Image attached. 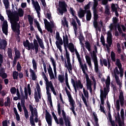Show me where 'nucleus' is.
<instances>
[{"instance_id": "bb28decb", "label": "nucleus", "mask_w": 126, "mask_h": 126, "mask_svg": "<svg viewBox=\"0 0 126 126\" xmlns=\"http://www.w3.org/2000/svg\"><path fill=\"white\" fill-rule=\"evenodd\" d=\"M75 54H76L77 58L78 59V61L79 63L80 66V67H81L82 66V65H83V64H82V62L81 61V58H80V55H79V53L77 51V50L75 49Z\"/></svg>"}, {"instance_id": "c9c22d12", "label": "nucleus", "mask_w": 126, "mask_h": 126, "mask_svg": "<svg viewBox=\"0 0 126 126\" xmlns=\"http://www.w3.org/2000/svg\"><path fill=\"white\" fill-rule=\"evenodd\" d=\"M36 90L37 91L38 98L39 99H41V88H40V85H39V83L36 84Z\"/></svg>"}, {"instance_id": "49530a36", "label": "nucleus", "mask_w": 126, "mask_h": 126, "mask_svg": "<svg viewBox=\"0 0 126 126\" xmlns=\"http://www.w3.org/2000/svg\"><path fill=\"white\" fill-rule=\"evenodd\" d=\"M109 29H110V31H113V30H117V25L113 23L110 24Z\"/></svg>"}, {"instance_id": "cd10ccee", "label": "nucleus", "mask_w": 126, "mask_h": 126, "mask_svg": "<svg viewBox=\"0 0 126 126\" xmlns=\"http://www.w3.org/2000/svg\"><path fill=\"white\" fill-rule=\"evenodd\" d=\"M3 44L0 43V50H5L7 47V41L6 40H3Z\"/></svg>"}, {"instance_id": "69168bd1", "label": "nucleus", "mask_w": 126, "mask_h": 126, "mask_svg": "<svg viewBox=\"0 0 126 126\" xmlns=\"http://www.w3.org/2000/svg\"><path fill=\"white\" fill-rule=\"evenodd\" d=\"M32 66L34 69H37V63H36V61L35 59H32Z\"/></svg>"}, {"instance_id": "4d7b16f0", "label": "nucleus", "mask_w": 126, "mask_h": 126, "mask_svg": "<svg viewBox=\"0 0 126 126\" xmlns=\"http://www.w3.org/2000/svg\"><path fill=\"white\" fill-rule=\"evenodd\" d=\"M58 80L60 81L61 83H63L64 81V77L63 75H59L58 76Z\"/></svg>"}, {"instance_id": "680f3d73", "label": "nucleus", "mask_w": 126, "mask_h": 126, "mask_svg": "<svg viewBox=\"0 0 126 126\" xmlns=\"http://www.w3.org/2000/svg\"><path fill=\"white\" fill-rule=\"evenodd\" d=\"M46 87H50V89L54 88V86L53 85V83H52V81L48 82L46 83Z\"/></svg>"}, {"instance_id": "20e7f679", "label": "nucleus", "mask_w": 126, "mask_h": 126, "mask_svg": "<svg viewBox=\"0 0 126 126\" xmlns=\"http://www.w3.org/2000/svg\"><path fill=\"white\" fill-rule=\"evenodd\" d=\"M120 104L122 107L124 106L125 103V97H124V94L123 93H120L119 95V99L116 100V110L118 112L117 116H120Z\"/></svg>"}, {"instance_id": "58836bf2", "label": "nucleus", "mask_w": 126, "mask_h": 126, "mask_svg": "<svg viewBox=\"0 0 126 126\" xmlns=\"http://www.w3.org/2000/svg\"><path fill=\"white\" fill-rule=\"evenodd\" d=\"M65 67H66L68 70L69 73H70V70H72V66L71 64H67L66 63V60L65 59Z\"/></svg>"}, {"instance_id": "8fccbe9b", "label": "nucleus", "mask_w": 126, "mask_h": 126, "mask_svg": "<svg viewBox=\"0 0 126 126\" xmlns=\"http://www.w3.org/2000/svg\"><path fill=\"white\" fill-rule=\"evenodd\" d=\"M98 14H94V21L93 24H94V25H96L97 23H98V22L97 21V20H98Z\"/></svg>"}, {"instance_id": "dca6fc26", "label": "nucleus", "mask_w": 126, "mask_h": 126, "mask_svg": "<svg viewBox=\"0 0 126 126\" xmlns=\"http://www.w3.org/2000/svg\"><path fill=\"white\" fill-rule=\"evenodd\" d=\"M62 116L63 117V120L65 122V126H67L68 125V126H70V121H69V120H68L66 118V115L65 114L64 110L62 109Z\"/></svg>"}, {"instance_id": "423d86ee", "label": "nucleus", "mask_w": 126, "mask_h": 126, "mask_svg": "<svg viewBox=\"0 0 126 126\" xmlns=\"http://www.w3.org/2000/svg\"><path fill=\"white\" fill-rule=\"evenodd\" d=\"M21 104L24 110V113L26 119L28 120L29 119V113H28V110H27V108H26V107L25 106V96H23V98L21 99Z\"/></svg>"}, {"instance_id": "a18cd8bd", "label": "nucleus", "mask_w": 126, "mask_h": 126, "mask_svg": "<svg viewBox=\"0 0 126 126\" xmlns=\"http://www.w3.org/2000/svg\"><path fill=\"white\" fill-rule=\"evenodd\" d=\"M93 116H94V120L95 123V126H99V123H98L99 119H98V118H97V114L94 113Z\"/></svg>"}, {"instance_id": "f257e3e1", "label": "nucleus", "mask_w": 126, "mask_h": 126, "mask_svg": "<svg viewBox=\"0 0 126 126\" xmlns=\"http://www.w3.org/2000/svg\"><path fill=\"white\" fill-rule=\"evenodd\" d=\"M86 49H88L89 52H90L91 55L92 59H93L94 65V70L96 73L99 72V67H98V60H97V54L95 52V51L91 50V44L89 42H86L85 43Z\"/></svg>"}, {"instance_id": "9b49d317", "label": "nucleus", "mask_w": 126, "mask_h": 126, "mask_svg": "<svg viewBox=\"0 0 126 126\" xmlns=\"http://www.w3.org/2000/svg\"><path fill=\"white\" fill-rule=\"evenodd\" d=\"M2 32L7 36L8 33V25L7 24V21H4L2 25Z\"/></svg>"}, {"instance_id": "a211bd4d", "label": "nucleus", "mask_w": 126, "mask_h": 126, "mask_svg": "<svg viewBox=\"0 0 126 126\" xmlns=\"http://www.w3.org/2000/svg\"><path fill=\"white\" fill-rule=\"evenodd\" d=\"M14 52H15V56L14 59L15 60H19L21 57V53H20V51L18 50L17 48L15 47L14 48Z\"/></svg>"}, {"instance_id": "72a5a7b5", "label": "nucleus", "mask_w": 126, "mask_h": 126, "mask_svg": "<svg viewBox=\"0 0 126 126\" xmlns=\"http://www.w3.org/2000/svg\"><path fill=\"white\" fill-rule=\"evenodd\" d=\"M99 63L101 66H103V64L105 66H108V61H107L106 59H103V61H102V59H100Z\"/></svg>"}, {"instance_id": "c03bdc74", "label": "nucleus", "mask_w": 126, "mask_h": 126, "mask_svg": "<svg viewBox=\"0 0 126 126\" xmlns=\"http://www.w3.org/2000/svg\"><path fill=\"white\" fill-rule=\"evenodd\" d=\"M79 39L80 44H82V45H83V49L85 50V46L84 45V44L82 43V41H83V39H84V36H83V35L81 34L79 36Z\"/></svg>"}, {"instance_id": "6ab92c4d", "label": "nucleus", "mask_w": 126, "mask_h": 126, "mask_svg": "<svg viewBox=\"0 0 126 126\" xmlns=\"http://www.w3.org/2000/svg\"><path fill=\"white\" fill-rule=\"evenodd\" d=\"M35 37L36 40H37L38 43L40 48L43 49V50H45V46H44V42H43L42 39L40 38V36L38 35H36Z\"/></svg>"}, {"instance_id": "e433bc0d", "label": "nucleus", "mask_w": 126, "mask_h": 126, "mask_svg": "<svg viewBox=\"0 0 126 126\" xmlns=\"http://www.w3.org/2000/svg\"><path fill=\"white\" fill-rule=\"evenodd\" d=\"M55 121L56 124H57V125H60V126L63 125V119L62 117L59 119V120H58V118H57L56 119H55Z\"/></svg>"}, {"instance_id": "4be33fe9", "label": "nucleus", "mask_w": 126, "mask_h": 126, "mask_svg": "<svg viewBox=\"0 0 126 126\" xmlns=\"http://www.w3.org/2000/svg\"><path fill=\"white\" fill-rule=\"evenodd\" d=\"M28 20H29L30 26L31 27L30 28L31 31H34L35 29H34V27H33V18L30 15H28Z\"/></svg>"}, {"instance_id": "ddd939ff", "label": "nucleus", "mask_w": 126, "mask_h": 126, "mask_svg": "<svg viewBox=\"0 0 126 126\" xmlns=\"http://www.w3.org/2000/svg\"><path fill=\"white\" fill-rule=\"evenodd\" d=\"M71 82L73 87L77 86L78 87V86H79L80 89H82V88H83V84L81 83V81H80V80H78V81H76V83L75 81H74V79L71 78Z\"/></svg>"}, {"instance_id": "6e6d98bb", "label": "nucleus", "mask_w": 126, "mask_h": 126, "mask_svg": "<svg viewBox=\"0 0 126 126\" xmlns=\"http://www.w3.org/2000/svg\"><path fill=\"white\" fill-rule=\"evenodd\" d=\"M8 56L10 59H12V50L11 48H8V51H7Z\"/></svg>"}, {"instance_id": "39448f33", "label": "nucleus", "mask_w": 126, "mask_h": 126, "mask_svg": "<svg viewBox=\"0 0 126 126\" xmlns=\"http://www.w3.org/2000/svg\"><path fill=\"white\" fill-rule=\"evenodd\" d=\"M59 8H58V10L59 11L60 14L61 15H63L64 12H67V9H66V6H67V5L65 3V1H59Z\"/></svg>"}, {"instance_id": "1a4fd4ad", "label": "nucleus", "mask_w": 126, "mask_h": 126, "mask_svg": "<svg viewBox=\"0 0 126 126\" xmlns=\"http://www.w3.org/2000/svg\"><path fill=\"white\" fill-rule=\"evenodd\" d=\"M81 68L83 71V73H84L85 76H86V79L87 82H91V80L89 79V76H88V74L86 73V70H88V68H87V65L86 63H84V65H82V67H81Z\"/></svg>"}, {"instance_id": "603ef678", "label": "nucleus", "mask_w": 126, "mask_h": 126, "mask_svg": "<svg viewBox=\"0 0 126 126\" xmlns=\"http://www.w3.org/2000/svg\"><path fill=\"white\" fill-rule=\"evenodd\" d=\"M86 61L88 64V65L91 64V58L89 56L86 55L85 56Z\"/></svg>"}, {"instance_id": "f8f14e48", "label": "nucleus", "mask_w": 126, "mask_h": 126, "mask_svg": "<svg viewBox=\"0 0 126 126\" xmlns=\"http://www.w3.org/2000/svg\"><path fill=\"white\" fill-rule=\"evenodd\" d=\"M35 50V54H38L39 52V44L36 39H33V45L30 47V50Z\"/></svg>"}, {"instance_id": "c756f323", "label": "nucleus", "mask_w": 126, "mask_h": 126, "mask_svg": "<svg viewBox=\"0 0 126 126\" xmlns=\"http://www.w3.org/2000/svg\"><path fill=\"white\" fill-rule=\"evenodd\" d=\"M23 44L25 48H28V50L30 51V42L28 39H26V41H23Z\"/></svg>"}, {"instance_id": "864d4df0", "label": "nucleus", "mask_w": 126, "mask_h": 126, "mask_svg": "<svg viewBox=\"0 0 126 126\" xmlns=\"http://www.w3.org/2000/svg\"><path fill=\"white\" fill-rule=\"evenodd\" d=\"M111 58L112 62H116V53L113 51L111 53Z\"/></svg>"}, {"instance_id": "e2e57ef3", "label": "nucleus", "mask_w": 126, "mask_h": 126, "mask_svg": "<svg viewBox=\"0 0 126 126\" xmlns=\"http://www.w3.org/2000/svg\"><path fill=\"white\" fill-rule=\"evenodd\" d=\"M86 86L87 90L91 89V88H92V83L91 82H87Z\"/></svg>"}, {"instance_id": "f03ea898", "label": "nucleus", "mask_w": 126, "mask_h": 126, "mask_svg": "<svg viewBox=\"0 0 126 126\" xmlns=\"http://www.w3.org/2000/svg\"><path fill=\"white\" fill-rule=\"evenodd\" d=\"M11 27L14 32H16L17 35H20V24L18 23L19 17L18 16L12 17L10 19Z\"/></svg>"}, {"instance_id": "473e14b6", "label": "nucleus", "mask_w": 126, "mask_h": 126, "mask_svg": "<svg viewBox=\"0 0 126 126\" xmlns=\"http://www.w3.org/2000/svg\"><path fill=\"white\" fill-rule=\"evenodd\" d=\"M92 15L91 14V11L90 10H88L87 12V15H86V20L87 21H90L91 20V17Z\"/></svg>"}, {"instance_id": "3c124183", "label": "nucleus", "mask_w": 126, "mask_h": 126, "mask_svg": "<svg viewBox=\"0 0 126 126\" xmlns=\"http://www.w3.org/2000/svg\"><path fill=\"white\" fill-rule=\"evenodd\" d=\"M34 99L36 103H39L40 100H39V98L38 97V94L37 93V91L36 90V89H34Z\"/></svg>"}, {"instance_id": "052dcab7", "label": "nucleus", "mask_w": 126, "mask_h": 126, "mask_svg": "<svg viewBox=\"0 0 126 126\" xmlns=\"http://www.w3.org/2000/svg\"><path fill=\"white\" fill-rule=\"evenodd\" d=\"M35 24L37 26V28L38 31L40 32V33H43V32L42 31V29H41V27H40V24H39V22L38 21L35 22Z\"/></svg>"}, {"instance_id": "ea45409f", "label": "nucleus", "mask_w": 126, "mask_h": 126, "mask_svg": "<svg viewBox=\"0 0 126 126\" xmlns=\"http://www.w3.org/2000/svg\"><path fill=\"white\" fill-rule=\"evenodd\" d=\"M29 110L31 111V117H32L34 118V107H33V105H32V104H29Z\"/></svg>"}, {"instance_id": "5701e85b", "label": "nucleus", "mask_w": 126, "mask_h": 126, "mask_svg": "<svg viewBox=\"0 0 126 126\" xmlns=\"http://www.w3.org/2000/svg\"><path fill=\"white\" fill-rule=\"evenodd\" d=\"M50 61L52 63V65L53 66L55 75L57 76V65L56 64V61H55V59H54L53 57H51L50 58Z\"/></svg>"}, {"instance_id": "5fc2aeb1", "label": "nucleus", "mask_w": 126, "mask_h": 126, "mask_svg": "<svg viewBox=\"0 0 126 126\" xmlns=\"http://www.w3.org/2000/svg\"><path fill=\"white\" fill-rule=\"evenodd\" d=\"M116 65L118 66L119 69L122 68V63H121V60L119 59L116 60Z\"/></svg>"}, {"instance_id": "6e6552de", "label": "nucleus", "mask_w": 126, "mask_h": 126, "mask_svg": "<svg viewBox=\"0 0 126 126\" xmlns=\"http://www.w3.org/2000/svg\"><path fill=\"white\" fill-rule=\"evenodd\" d=\"M106 87L104 88L103 93L108 94L110 91V85H111V78L110 76H108L106 80H105Z\"/></svg>"}, {"instance_id": "f3484780", "label": "nucleus", "mask_w": 126, "mask_h": 126, "mask_svg": "<svg viewBox=\"0 0 126 126\" xmlns=\"http://www.w3.org/2000/svg\"><path fill=\"white\" fill-rule=\"evenodd\" d=\"M34 9H35L36 13H37L38 18H40V15H41V13H40V11H41V7L40 6V5H39V3L37 1H35Z\"/></svg>"}, {"instance_id": "0e129e2a", "label": "nucleus", "mask_w": 126, "mask_h": 126, "mask_svg": "<svg viewBox=\"0 0 126 126\" xmlns=\"http://www.w3.org/2000/svg\"><path fill=\"white\" fill-rule=\"evenodd\" d=\"M13 79H17L18 78V72L15 71L13 73Z\"/></svg>"}, {"instance_id": "393cba45", "label": "nucleus", "mask_w": 126, "mask_h": 126, "mask_svg": "<svg viewBox=\"0 0 126 126\" xmlns=\"http://www.w3.org/2000/svg\"><path fill=\"white\" fill-rule=\"evenodd\" d=\"M71 24L73 26V28L74 29L75 35L76 36L77 35V24L76 23V21L74 20H72Z\"/></svg>"}, {"instance_id": "a878e982", "label": "nucleus", "mask_w": 126, "mask_h": 126, "mask_svg": "<svg viewBox=\"0 0 126 126\" xmlns=\"http://www.w3.org/2000/svg\"><path fill=\"white\" fill-rule=\"evenodd\" d=\"M55 28V25L54 23L49 24L46 27V30L48 31V32H50L51 33H53V29Z\"/></svg>"}, {"instance_id": "bf43d9fd", "label": "nucleus", "mask_w": 126, "mask_h": 126, "mask_svg": "<svg viewBox=\"0 0 126 126\" xmlns=\"http://www.w3.org/2000/svg\"><path fill=\"white\" fill-rule=\"evenodd\" d=\"M57 106H58L57 110H58V115L59 116H61V115L62 114V110L61 109V103H60V102H58Z\"/></svg>"}, {"instance_id": "412c9836", "label": "nucleus", "mask_w": 126, "mask_h": 126, "mask_svg": "<svg viewBox=\"0 0 126 126\" xmlns=\"http://www.w3.org/2000/svg\"><path fill=\"white\" fill-rule=\"evenodd\" d=\"M88 10H83L82 8H80L79 11L78 13V15L79 18H83L85 16V13H87Z\"/></svg>"}, {"instance_id": "2f4dec72", "label": "nucleus", "mask_w": 126, "mask_h": 126, "mask_svg": "<svg viewBox=\"0 0 126 126\" xmlns=\"http://www.w3.org/2000/svg\"><path fill=\"white\" fill-rule=\"evenodd\" d=\"M111 8L112 9V11L115 12V15L117 17H119V13L118 12V9L116 7V5L115 4H112L111 6Z\"/></svg>"}, {"instance_id": "4468645a", "label": "nucleus", "mask_w": 126, "mask_h": 126, "mask_svg": "<svg viewBox=\"0 0 126 126\" xmlns=\"http://www.w3.org/2000/svg\"><path fill=\"white\" fill-rule=\"evenodd\" d=\"M46 89L48 100L50 103L51 107H53V102L52 101V95H51V93H50V87H46Z\"/></svg>"}, {"instance_id": "0eeeda50", "label": "nucleus", "mask_w": 126, "mask_h": 126, "mask_svg": "<svg viewBox=\"0 0 126 126\" xmlns=\"http://www.w3.org/2000/svg\"><path fill=\"white\" fill-rule=\"evenodd\" d=\"M112 37L113 36L112 35V33H111V32H108L106 42L108 44H108H105L107 50H109V49H110V47H111V46H112V44H113V39L112 38Z\"/></svg>"}, {"instance_id": "79ce46f5", "label": "nucleus", "mask_w": 126, "mask_h": 126, "mask_svg": "<svg viewBox=\"0 0 126 126\" xmlns=\"http://www.w3.org/2000/svg\"><path fill=\"white\" fill-rule=\"evenodd\" d=\"M66 59L67 60V64H70V58H69V53L67 52V50L65 51Z\"/></svg>"}, {"instance_id": "c85d7f7f", "label": "nucleus", "mask_w": 126, "mask_h": 126, "mask_svg": "<svg viewBox=\"0 0 126 126\" xmlns=\"http://www.w3.org/2000/svg\"><path fill=\"white\" fill-rule=\"evenodd\" d=\"M0 77H2V79L7 78V74L4 72V70H3V69L0 70Z\"/></svg>"}, {"instance_id": "13d9d810", "label": "nucleus", "mask_w": 126, "mask_h": 126, "mask_svg": "<svg viewBox=\"0 0 126 126\" xmlns=\"http://www.w3.org/2000/svg\"><path fill=\"white\" fill-rule=\"evenodd\" d=\"M30 123L31 124L32 126H35V122L34 121V117L30 116Z\"/></svg>"}, {"instance_id": "2eb2a0df", "label": "nucleus", "mask_w": 126, "mask_h": 126, "mask_svg": "<svg viewBox=\"0 0 126 126\" xmlns=\"http://www.w3.org/2000/svg\"><path fill=\"white\" fill-rule=\"evenodd\" d=\"M45 119L48 126H52V115L46 110Z\"/></svg>"}, {"instance_id": "09e8293b", "label": "nucleus", "mask_w": 126, "mask_h": 126, "mask_svg": "<svg viewBox=\"0 0 126 126\" xmlns=\"http://www.w3.org/2000/svg\"><path fill=\"white\" fill-rule=\"evenodd\" d=\"M100 98H103V99H104V98H106L107 97V95H108V94L104 93V91L102 90V89H100Z\"/></svg>"}, {"instance_id": "774afa93", "label": "nucleus", "mask_w": 126, "mask_h": 126, "mask_svg": "<svg viewBox=\"0 0 126 126\" xmlns=\"http://www.w3.org/2000/svg\"><path fill=\"white\" fill-rule=\"evenodd\" d=\"M10 92L11 94H15L16 93V88L14 87H13L10 89Z\"/></svg>"}, {"instance_id": "4c0bfd02", "label": "nucleus", "mask_w": 126, "mask_h": 126, "mask_svg": "<svg viewBox=\"0 0 126 126\" xmlns=\"http://www.w3.org/2000/svg\"><path fill=\"white\" fill-rule=\"evenodd\" d=\"M55 121L56 124H57V125H60V126L63 125V119L62 117L59 119V120H58V118H57L56 119H55Z\"/></svg>"}, {"instance_id": "7c9ffc66", "label": "nucleus", "mask_w": 126, "mask_h": 126, "mask_svg": "<svg viewBox=\"0 0 126 126\" xmlns=\"http://www.w3.org/2000/svg\"><path fill=\"white\" fill-rule=\"evenodd\" d=\"M13 111H14V113L16 116V119L17 120V122H19V121H20V116H19V114H18V112H17V109H16V108L14 107Z\"/></svg>"}, {"instance_id": "a19ab883", "label": "nucleus", "mask_w": 126, "mask_h": 126, "mask_svg": "<svg viewBox=\"0 0 126 126\" xmlns=\"http://www.w3.org/2000/svg\"><path fill=\"white\" fill-rule=\"evenodd\" d=\"M67 47L69 48V51L71 53L74 52V45H73V43H69Z\"/></svg>"}, {"instance_id": "f704fd0d", "label": "nucleus", "mask_w": 126, "mask_h": 126, "mask_svg": "<svg viewBox=\"0 0 126 126\" xmlns=\"http://www.w3.org/2000/svg\"><path fill=\"white\" fill-rule=\"evenodd\" d=\"M108 118L109 120V122L112 126H115V121L112 120V115H111V112L110 111L108 112Z\"/></svg>"}, {"instance_id": "7ed1b4c3", "label": "nucleus", "mask_w": 126, "mask_h": 126, "mask_svg": "<svg viewBox=\"0 0 126 126\" xmlns=\"http://www.w3.org/2000/svg\"><path fill=\"white\" fill-rule=\"evenodd\" d=\"M65 92L67 94V96L68 98V101L70 103V105L71 106V108H70V110L72 111L74 116L76 117V113L75 112V111H74V109H75V107H74L75 101H74V100H73V98L71 96V94H70V92H69V91H68V89H67V88L66 87H65Z\"/></svg>"}, {"instance_id": "37998d69", "label": "nucleus", "mask_w": 126, "mask_h": 126, "mask_svg": "<svg viewBox=\"0 0 126 126\" xmlns=\"http://www.w3.org/2000/svg\"><path fill=\"white\" fill-rule=\"evenodd\" d=\"M83 92L85 97L87 98V100H88V99H89V93L88 92V91H86L85 88H83Z\"/></svg>"}, {"instance_id": "338daca9", "label": "nucleus", "mask_w": 126, "mask_h": 126, "mask_svg": "<svg viewBox=\"0 0 126 126\" xmlns=\"http://www.w3.org/2000/svg\"><path fill=\"white\" fill-rule=\"evenodd\" d=\"M100 42L102 43L103 46H106V43H105V38L103 36V35H101L100 37Z\"/></svg>"}, {"instance_id": "de8ad7c7", "label": "nucleus", "mask_w": 126, "mask_h": 126, "mask_svg": "<svg viewBox=\"0 0 126 126\" xmlns=\"http://www.w3.org/2000/svg\"><path fill=\"white\" fill-rule=\"evenodd\" d=\"M3 1L5 9H8V7H9V1L8 0H3Z\"/></svg>"}, {"instance_id": "b1692460", "label": "nucleus", "mask_w": 126, "mask_h": 126, "mask_svg": "<svg viewBox=\"0 0 126 126\" xmlns=\"http://www.w3.org/2000/svg\"><path fill=\"white\" fill-rule=\"evenodd\" d=\"M23 15H24V11H23V9L22 8H20L18 10V13H15L12 17H15L16 16H18V17H19V16H20V17H23Z\"/></svg>"}, {"instance_id": "aec40b11", "label": "nucleus", "mask_w": 126, "mask_h": 126, "mask_svg": "<svg viewBox=\"0 0 126 126\" xmlns=\"http://www.w3.org/2000/svg\"><path fill=\"white\" fill-rule=\"evenodd\" d=\"M63 42L65 51L66 52V51H67L66 46L68 47V45H69V44H68V37H67V35H66L65 37H64V35L63 36Z\"/></svg>"}, {"instance_id": "9d476101", "label": "nucleus", "mask_w": 126, "mask_h": 126, "mask_svg": "<svg viewBox=\"0 0 126 126\" xmlns=\"http://www.w3.org/2000/svg\"><path fill=\"white\" fill-rule=\"evenodd\" d=\"M56 39L57 40V41H56V45L57 48V49H59V51L61 53H62L63 49H62L61 45H62L63 44V39L61 37H60L59 38H56Z\"/></svg>"}]
</instances>
